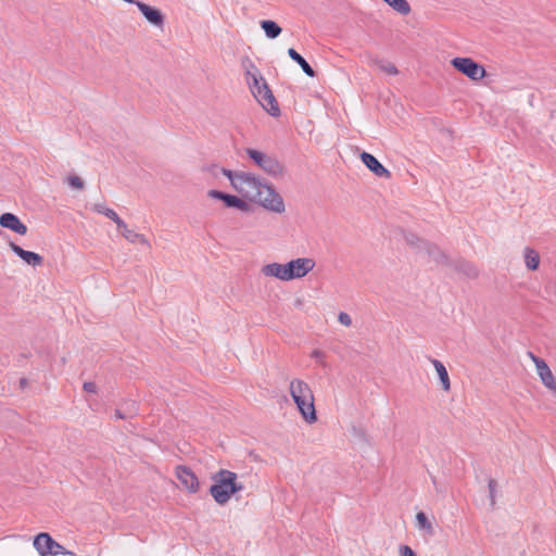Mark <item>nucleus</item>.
<instances>
[{"label": "nucleus", "instance_id": "f257e3e1", "mask_svg": "<svg viewBox=\"0 0 556 556\" xmlns=\"http://www.w3.org/2000/svg\"><path fill=\"white\" fill-rule=\"evenodd\" d=\"M242 67L245 73L247 84L256 101L271 116H279L280 109L278 102L256 65L245 58L242 61Z\"/></svg>", "mask_w": 556, "mask_h": 556}, {"label": "nucleus", "instance_id": "f03ea898", "mask_svg": "<svg viewBox=\"0 0 556 556\" xmlns=\"http://www.w3.org/2000/svg\"><path fill=\"white\" fill-rule=\"evenodd\" d=\"M223 175H225L231 187L249 202H253L260 193V189L264 188L265 179L256 176L255 174L243 172V170H230L220 168Z\"/></svg>", "mask_w": 556, "mask_h": 556}, {"label": "nucleus", "instance_id": "7ed1b4c3", "mask_svg": "<svg viewBox=\"0 0 556 556\" xmlns=\"http://www.w3.org/2000/svg\"><path fill=\"white\" fill-rule=\"evenodd\" d=\"M214 484L210 488V494L219 505H225L229 502L231 496L241 492L244 486L238 482L236 472L220 469L213 476Z\"/></svg>", "mask_w": 556, "mask_h": 556}, {"label": "nucleus", "instance_id": "20e7f679", "mask_svg": "<svg viewBox=\"0 0 556 556\" xmlns=\"http://www.w3.org/2000/svg\"><path fill=\"white\" fill-rule=\"evenodd\" d=\"M289 391L303 419L308 424H314L317 420V415L314 394L308 383L301 379H293L290 381Z\"/></svg>", "mask_w": 556, "mask_h": 556}, {"label": "nucleus", "instance_id": "39448f33", "mask_svg": "<svg viewBox=\"0 0 556 556\" xmlns=\"http://www.w3.org/2000/svg\"><path fill=\"white\" fill-rule=\"evenodd\" d=\"M245 153L253 164L266 175L273 178H281L285 175V166L276 156L252 148H247Z\"/></svg>", "mask_w": 556, "mask_h": 556}, {"label": "nucleus", "instance_id": "423d86ee", "mask_svg": "<svg viewBox=\"0 0 556 556\" xmlns=\"http://www.w3.org/2000/svg\"><path fill=\"white\" fill-rule=\"evenodd\" d=\"M253 203L262 206L264 210L282 214L286 211V204L283 198L277 192L275 187L267 180L264 184V188L260 189L258 195L255 198Z\"/></svg>", "mask_w": 556, "mask_h": 556}, {"label": "nucleus", "instance_id": "0eeeda50", "mask_svg": "<svg viewBox=\"0 0 556 556\" xmlns=\"http://www.w3.org/2000/svg\"><path fill=\"white\" fill-rule=\"evenodd\" d=\"M451 64L472 80H480L486 74L484 67L470 58H454Z\"/></svg>", "mask_w": 556, "mask_h": 556}, {"label": "nucleus", "instance_id": "6e6552de", "mask_svg": "<svg viewBox=\"0 0 556 556\" xmlns=\"http://www.w3.org/2000/svg\"><path fill=\"white\" fill-rule=\"evenodd\" d=\"M316 263L311 257H299L286 263L288 281L305 277L315 267Z\"/></svg>", "mask_w": 556, "mask_h": 556}, {"label": "nucleus", "instance_id": "1a4fd4ad", "mask_svg": "<svg viewBox=\"0 0 556 556\" xmlns=\"http://www.w3.org/2000/svg\"><path fill=\"white\" fill-rule=\"evenodd\" d=\"M176 478L179 480L181 485L187 489L190 493H195L199 490V480L194 472L186 466H177Z\"/></svg>", "mask_w": 556, "mask_h": 556}, {"label": "nucleus", "instance_id": "9d476101", "mask_svg": "<svg viewBox=\"0 0 556 556\" xmlns=\"http://www.w3.org/2000/svg\"><path fill=\"white\" fill-rule=\"evenodd\" d=\"M137 8L151 25L163 29L165 17L159 9L150 7L144 2H137Z\"/></svg>", "mask_w": 556, "mask_h": 556}, {"label": "nucleus", "instance_id": "9b49d317", "mask_svg": "<svg viewBox=\"0 0 556 556\" xmlns=\"http://www.w3.org/2000/svg\"><path fill=\"white\" fill-rule=\"evenodd\" d=\"M9 247L26 264H28L33 267L42 265L43 257L41 255H39L38 253L31 252V251H26V250L22 249L20 245H17L16 243H14L13 241L9 242Z\"/></svg>", "mask_w": 556, "mask_h": 556}, {"label": "nucleus", "instance_id": "f8f14e48", "mask_svg": "<svg viewBox=\"0 0 556 556\" xmlns=\"http://www.w3.org/2000/svg\"><path fill=\"white\" fill-rule=\"evenodd\" d=\"M361 160L376 176L384 178L391 177L390 170L387 169L372 154L363 152L361 154Z\"/></svg>", "mask_w": 556, "mask_h": 556}, {"label": "nucleus", "instance_id": "ddd939ff", "mask_svg": "<svg viewBox=\"0 0 556 556\" xmlns=\"http://www.w3.org/2000/svg\"><path fill=\"white\" fill-rule=\"evenodd\" d=\"M0 226L22 236L27 233L26 225L13 213H3L0 216Z\"/></svg>", "mask_w": 556, "mask_h": 556}, {"label": "nucleus", "instance_id": "4468645a", "mask_svg": "<svg viewBox=\"0 0 556 556\" xmlns=\"http://www.w3.org/2000/svg\"><path fill=\"white\" fill-rule=\"evenodd\" d=\"M535 368L542 383L551 391L556 392V380L547 363L545 361L536 362Z\"/></svg>", "mask_w": 556, "mask_h": 556}, {"label": "nucleus", "instance_id": "2eb2a0df", "mask_svg": "<svg viewBox=\"0 0 556 556\" xmlns=\"http://www.w3.org/2000/svg\"><path fill=\"white\" fill-rule=\"evenodd\" d=\"M52 541L50 534L42 532L35 536L34 547L40 556H50L52 549Z\"/></svg>", "mask_w": 556, "mask_h": 556}, {"label": "nucleus", "instance_id": "dca6fc26", "mask_svg": "<svg viewBox=\"0 0 556 556\" xmlns=\"http://www.w3.org/2000/svg\"><path fill=\"white\" fill-rule=\"evenodd\" d=\"M261 271L266 277H274L281 281H288L286 264L269 263L264 265Z\"/></svg>", "mask_w": 556, "mask_h": 556}, {"label": "nucleus", "instance_id": "f3484780", "mask_svg": "<svg viewBox=\"0 0 556 556\" xmlns=\"http://www.w3.org/2000/svg\"><path fill=\"white\" fill-rule=\"evenodd\" d=\"M118 230L121 231L122 236L130 243H139L147 248H150L151 244L149 240L143 236L142 233H138L131 229L128 228L127 224L123 222V226L118 227Z\"/></svg>", "mask_w": 556, "mask_h": 556}, {"label": "nucleus", "instance_id": "a211bd4d", "mask_svg": "<svg viewBox=\"0 0 556 556\" xmlns=\"http://www.w3.org/2000/svg\"><path fill=\"white\" fill-rule=\"evenodd\" d=\"M453 266H454L455 270L462 273L463 275H465L466 277H468L470 279H475L479 275L478 268L470 262L459 260V261H456L453 264Z\"/></svg>", "mask_w": 556, "mask_h": 556}, {"label": "nucleus", "instance_id": "6ab92c4d", "mask_svg": "<svg viewBox=\"0 0 556 556\" xmlns=\"http://www.w3.org/2000/svg\"><path fill=\"white\" fill-rule=\"evenodd\" d=\"M92 211L98 214L104 215L105 217L113 220L116 224L117 228L119 226H123L124 220L117 215V213L114 210L106 207L103 203H94L92 205Z\"/></svg>", "mask_w": 556, "mask_h": 556}, {"label": "nucleus", "instance_id": "aec40b11", "mask_svg": "<svg viewBox=\"0 0 556 556\" xmlns=\"http://www.w3.org/2000/svg\"><path fill=\"white\" fill-rule=\"evenodd\" d=\"M430 362L439 376L443 390L448 391L451 389V381L445 366L442 362L434 358H431Z\"/></svg>", "mask_w": 556, "mask_h": 556}, {"label": "nucleus", "instance_id": "412c9836", "mask_svg": "<svg viewBox=\"0 0 556 556\" xmlns=\"http://www.w3.org/2000/svg\"><path fill=\"white\" fill-rule=\"evenodd\" d=\"M288 54L289 56L295 62L298 63L301 68L303 70V72L309 76V77H314L315 76V71L312 68V66L305 61V59L300 54L298 53L293 48H290L288 50Z\"/></svg>", "mask_w": 556, "mask_h": 556}, {"label": "nucleus", "instance_id": "4be33fe9", "mask_svg": "<svg viewBox=\"0 0 556 556\" xmlns=\"http://www.w3.org/2000/svg\"><path fill=\"white\" fill-rule=\"evenodd\" d=\"M422 247L428 253V255L437 263L439 264H445L447 262L446 255L435 245L422 242Z\"/></svg>", "mask_w": 556, "mask_h": 556}, {"label": "nucleus", "instance_id": "5701e85b", "mask_svg": "<svg viewBox=\"0 0 556 556\" xmlns=\"http://www.w3.org/2000/svg\"><path fill=\"white\" fill-rule=\"evenodd\" d=\"M523 255H525V263H526L527 268L530 270L538 269L539 264H540L539 253L531 248H526Z\"/></svg>", "mask_w": 556, "mask_h": 556}, {"label": "nucleus", "instance_id": "b1692460", "mask_svg": "<svg viewBox=\"0 0 556 556\" xmlns=\"http://www.w3.org/2000/svg\"><path fill=\"white\" fill-rule=\"evenodd\" d=\"M261 27L270 39L277 38L281 34V27L274 21L265 20L261 22Z\"/></svg>", "mask_w": 556, "mask_h": 556}, {"label": "nucleus", "instance_id": "393cba45", "mask_svg": "<svg viewBox=\"0 0 556 556\" xmlns=\"http://www.w3.org/2000/svg\"><path fill=\"white\" fill-rule=\"evenodd\" d=\"M207 197L220 200L227 207H233L237 195L228 194L218 190H210Z\"/></svg>", "mask_w": 556, "mask_h": 556}, {"label": "nucleus", "instance_id": "a878e982", "mask_svg": "<svg viewBox=\"0 0 556 556\" xmlns=\"http://www.w3.org/2000/svg\"><path fill=\"white\" fill-rule=\"evenodd\" d=\"M372 64L381 72L388 74V75H392V76H395L399 74V71L396 68V66L387 61V60H382V59H374L372 60Z\"/></svg>", "mask_w": 556, "mask_h": 556}, {"label": "nucleus", "instance_id": "bb28decb", "mask_svg": "<svg viewBox=\"0 0 556 556\" xmlns=\"http://www.w3.org/2000/svg\"><path fill=\"white\" fill-rule=\"evenodd\" d=\"M388 3L394 11L402 15H408L412 11L409 3L407 0H383Z\"/></svg>", "mask_w": 556, "mask_h": 556}, {"label": "nucleus", "instance_id": "cd10ccee", "mask_svg": "<svg viewBox=\"0 0 556 556\" xmlns=\"http://www.w3.org/2000/svg\"><path fill=\"white\" fill-rule=\"evenodd\" d=\"M416 523L419 530H422L430 535L433 534V526L425 513L419 511L416 514Z\"/></svg>", "mask_w": 556, "mask_h": 556}, {"label": "nucleus", "instance_id": "c85d7f7f", "mask_svg": "<svg viewBox=\"0 0 556 556\" xmlns=\"http://www.w3.org/2000/svg\"><path fill=\"white\" fill-rule=\"evenodd\" d=\"M56 555H71L75 556V554L71 551H67L64 546H62L56 541H52V549L50 556H56Z\"/></svg>", "mask_w": 556, "mask_h": 556}, {"label": "nucleus", "instance_id": "c756f323", "mask_svg": "<svg viewBox=\"0 0 556 556\" xmlns=\"http://www.w3.org/2000/svg\"><path fill=\"white\" fill-rule=\"evenodd\" d=\"M67 184L71 188L76 189V190H83L85 188L84 180L76 175L68 176Z\"/></svg>", "mask_w": 556, "mask_h": 556}, {"label": "nucleus", "instance_id": "7c9ffc66", "mask_svg": "<svg viewBox=\"0 0 556 556\" xmlns=\"http://www.w3.org/2000/svg\"><path fill=\"white\" fill-rule=\"evenodd\" d=\"M233 208H237L240 212L248 213L251 211V205L249 204L247 199L237 197Z\"/></svg>", "mask_w": 556, "mask_h": 556}, {"label": "nucleus", "instance_id": "2f4dec72", "mask_svg": "<svg viewBox=\"0 0 556 556\" xmlns=\"http://www.w3.org/2000/svg\"><path fill=\"white\" fill-rule=\"evenodd\" d=\"M131 406H132V409L131 410H127V412H124L122 409H116L115 410V417L117 419H126V418L131 417L136 413L135 403H131Z\"/></svg>", "mask_w": 556, "mask_h": 556}, {"label": "nucleus", "instance_id": "473e14b6", "mask_svg": "<svg viewBox=\"0 0 556 556\" xmlns=\"http://www.w3.org/2000/svg\"><path fill=\"white\" fill-rule=\"evenodd\" d=\"M488 486H489L491 505L494 506L495 505V493H496L497 483H496V481L494 479H490Z\"/></svg>", "mask_w": 556, "mask_h": 556}, {"label": "nucleus", "instance_id": "72a5a7b5", "mask_svg": "<svg viewBox=\"0 0 556 556\" xmlns=\"http://www.w3.org/2000/svg\"><path fill=\"white\" fill-rule=\"evenodd\" d=\"M338 320L341 325L350 327L352 325V318L348 313L340 312L338 315Z\"/></svg>", "mask_w": 556, "mask_h": 556}, {"label": "nucleus", "instance_id": "f704fd0d", "mask_svg": "<svg viewBox=\"0 0 556 556\" xmlns=\"http://www.w3.org/2000/svg\"><path fill=\"white\" fill-rule=\"evenodd\" d=\"M311 357L316 359L318 363H320L323 366H326V363H325V353L320 350H314L311 354Z\"/></svg>", "mask_w": 556, "mask_h": 556}, {"label": "nucleus", "instance_id": "c9c22d12", "mask_svg": "<svg viewBox=\"0 0 556 556\" xmlns=\"http://www.w3.org/2000/svg\"><path fill=\"white\" fill-rule=\"evenodd\" d=\"M400 556H416L414 551L407 545L400 546Z\"/></svg>", "mask_w": 556, "mask_h": 556}, {"label": "nucleus", "instance_id": "e433bc0d", "mask_svg": "<svg viewBox=\"0 0 556 556\" xmlns=\"http://www.w3.org/2000/svg\"><path fill=\"white\" fill-rule=\"evenodd\" d=\"M84 391L88 393H96L97 392V386L94 382L88 381L85 382L83 386Z\"/></svg>", "mask_w": 556, "mask_h": 556}, {"label": "nucleus", "instance_id": "4c0bfd02", "mask_svg": "<svg viewBox=\"0 0 556 556\" xmlns=\"http://www.w3.org/2000/svg\"><path fill=\"white\" fill-rule=\"evenodd\" d=\"M528 356L534 363L535 366H536V362H544V359L538 357L532 352H528Z\"/></svg>", "mask_w": 556, "mask_h": 556}, {"label": "nucleus", "instance_id": "58836bf2", "mask_svg": "<svg viewBox=\"0 0 556 556\" xmlns=\"http://www.w3.org/2000/svg\"><path fill=\"white\" fill-rule=\"evenodd\" d=\"M124 1L127 2V3L136 4V5H137V2H138L137 0H124Z\"/></svg>", "mask_w": 556, "mask_h": 556}, {"label": "nucleus", "instance_id": "ea45409f", "mask_svg": "<svg viewBox=\"0 0 556 556\" xmlns=\"http://www.w3.org/2000/svg\"><path fill=\"white\" fill-rule=\"evenodd\" d=\"M20 383H21L22 387H24L26 384V379H24V378L21 379Z\"/></svg>", "mask_w": 556, "mask_h": 556}]
</instances>
